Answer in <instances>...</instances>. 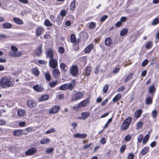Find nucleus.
Masks as SVG:
<instances>
[{
	"mask_svg": "<svg viewBox=\"0 0 159 159\" xmlns=\"http://www.w3.org/2000/svg\"><path fill=\"white\" fill-rule=\"evenodd\" d=\"M70 73L74 76L76 75L78 73V70L76 66H72L71 69Z\"/></svg>",
	"mask_w": 159,
	"mask_h": 159,
	"instance_id": "obj_8",
	"label": "nucleus"
},
{
	"mask_svg": "<svg viewBox=\"0 0 159 159\" xmlns=\"http://www.w3.org/2000/svg\"><path fill=\"white\" fill-rule=\"evenodd\" d=\"M49 98V96L48 95H44L42 96L40 98L39 100L40 101H44L47 100Z\"/></svg>",
	"mask_w": 159,
	"mask_h": 159,
	"instance_id": "obj_31",
	"label": "nucleus"
},
{
	"mask_svg": "<svg viewBox=\"0 0 159 159\" xmlns=\"http://www.w3.org/2000/svg\"><path fill=\"white\" fill-rule=\"evenodd\" d=\"M53 53L52 50L48 49L47 50L46 53V57L49 58L50 59L53 58Z\"/></svg>",
	"mask_w": 159,
	"mask_h": 159,
	"instance_id": "obj_13",
	"label": "nucleus"
},
{
	"mask_svg": "<svg viewBox=\"0 0 159 159\" xmlns=\"http://www.w3.org/2000/svg\"><path fill=\"white\" fill-rule=\"evenodd\" d=\"M149 148L148 147L144 148L141 152L142 155H144L147 153L149 151Z\"/></svg>",
	"mask_w": 159,
	"mask_h": 159,
	"instance_id": "obj_27",
	"label": "nucleus"
},
{
	"mask_svg": "<svg viewBox=\"0 0 159 159\" xmlns=\"http://www.w3.org/2000/svg\"><path fill=\"white\" fill-rule=\"evenodd\" d=\"M152 99L150 97H148L146 100V103L148 105L151 104L152 102Z\"/></svg>",
	"mask_w": 159,
	"mask_h": 159,
	"instance_id": "obj_39",
	"label": "nucleus"
},
{
	"mask_svg": "<svg viewBox=\"0 0 159 159\" xmlns=\"http://www.w3.org/2000/svg\"><path fill=\"white\" fill-rule=\"evenodd\" d=\"M13 20L16 23L18 24L22 25L23 23L22 20L17 18H14Z\"/></svg>",
	"mask_w": 159,
	"mask_h": 159,
	"instance_id": "obj_23",
	"label": "nucleus"
},
{
	"mask_svg": "<svg viewBox=\"0 0 159 159\" xmlns=\"http://www.w3.org/2000/svg\"><path fill=\"white\" fill-rule=\"evenodd\" d=\"M43 30V29L41 27H38L35 31V34L36 36H39L41 35Z\"/></svg>",
	"mask_w": 159,
	"mask_h": 159,
	"instance_id": "obj_14",
	"label": "nucleus"
},
{
	"mask_svg": "<svg viewBox=\"0 0 159 159\" xmlns=\"http://www.w3.org/2000/svg\"><path fill=\"white\" fill-rule=\"evenodd\" d=\"M60 14L61 16L62 17H64L66 16V12L65 10H63L61 11Z\"/></svg>",
	"mask_w": 159,
	"mask_h": 159,
	"instance_id": "obj_61",
	"label": "nucleus"
},
{
	"mask_svg": "<svg viewBox=\"0 0 159 159\" xmlns=\"http://www.w3.org/2000/svg\"><path fill=\"white\" fill-rule=\"evenodd\" d=\"M128 31V29L127 28L123 29L120 32V34L121 36H123L126 35Z\"/></svg>",
	"mask_w": 159,
	"mask_h": 159,
	"instance_id": "obj_24",
	"label": "nucleus"
},
{
	"mask_svg": "<svg viewBox=\"0 0 159 159\" xmlns=\"http://www.w3.org/2000/svg\"><path fill=\"white\" fill-rule=\"evenodd\" d=\"M134 157V155L132 153H130L129 154L127 157V159H133Z\"/></svg>",
	"mask_w": 159,
	"mask_h": 159,
	"instance_id": "obj_59",
	"label": "nucleus"
},
{
	"mask_svg": "<svg viewBox=\"0 0 159 159\" xmlns=\"http://www.w3.org/2000/svg\"><path fill=\"white\" fill-rule=\"evenodd\" d=\"M75 0H73L71 3L70 6V9L72 10H74L75 8Z\"/></svg>",
	"mask_w": 159,
	"mask_h": 159,
	"instance_id": "obj_38",
	"label": "nucleus"
},
{
	"mask_svg": "<svg viewBox=\"0 0 159 159\" xmlns=\"http://www.w3.org/2000/svg\"><path fill=\"white\" fill-rule=\"evenodd\" d=\"M143 136L142 134H140L138 137V141L139 143H141L143 140Z\"/></svg>",
	"mask_w": 159,
	"mask_h": 159,
	"instance_id": "obj_51",
	"label": "nucleus"
},
{
	"mask_svg": "<svg viewBox=\"0 0 159 159\" xmlns=\"http://www.w3.org/2000/svg\"><path fill=\"white\" fill-rule=\"evenodd\" d=\"M14 84V80L10 76H4L1 79L0 81V85L3 88L13 87Z\"/></svg>",
	"mask_w": 159,
	"mask_h": 159,
	"instance_id": "obj_1",
	"label": "nucleus"
},
{
	"mask_svg": "<svg viewBox=\"0 0 159 159\" xmlns=\"http://www.w3.org/2000/svg\"><path fill=\"white\" fill-rule=\"evenodd\" d=\"M52 75L54 78L57 79L60 75V72L57 69H54L52 72Z\"/></svg>",
	"mask_w": 159,
	"mask_h": 159,
	"instance_id": "obj_17",
	"label": "nucleus"
},
{
	"mask_svg": "<svg viewBox=\"0 0 159 159\" xmlns=\"http://www.w3.org/2000/svg\"><path fill=\"white\" fill-rule=\"evenodd\" d=\"M93 46L92 44H90L87 46L84 50V52L86 53H88L90 52L93 48Z\"/></svg>",
	"mask_w": 159,
	"mask_h": 159,
	"instance_id": "obj_20",
	"label": "nucleus"
},
{
	"mask_svg": "<svg viewBox=\"0 0 159 159\" xmlns=\"http://www.w3.org/2000/svg\"><path fill=\"white\" fill-rule=\"evenodd\" d=\"M42 46L40 45L38 47L35 52L36 55L39 56L42 55Z\"/></svg>",
	"mask_w": 159,
	"mask_h": 159,
	"instance_id": "obj_18",
	"label": "nucleus"
},
{
	"mask_svg": "<svg viewBox=\"0 0 159 159\" xmlns=\"http://www.w3.org/2000/svg\"><path fill=\"white\" fill-rule=\"evenodd\" d=\"M27 106L30 108L34 107L36 106V102L33 100H29L26 102Z\"/></svg>",
	"mask_w": 159,
	"mask_h": 159,
	"instance_id": "obj_9",
	"label": "nucleus"
},
{
	"mask_svg": "<svg viewBox=\"0 0 159 159\" xmlns=\"http://www.w3.org/2000/svg\"><path fill=\"white\" fill-rule=\"evenodd\" d=\"M131 121L132 118L131 117H129L126 118L123 122L120 127L121 129L122 130H126L130 125Z\"/></svg>",
	"mask_w": 159,
	"mask_h": 159,
	"instance_id": "obj_2",
	"label": "nucleus"
},
{
	"mask_svg": "<svg viewBox=\"0 0 159 159\" xmlns=\"http://www.w3.org/2000/svg\"><path fill=\"white\" fill-rule=\"evenodd\" d=\"M112 121V119L110 118L109 119L108 121H107V122L105 124L104 127V128L106 129V128L107 126H108V125H109V124Z\"/></svg>",
	"mask_w": 159,
	"mask_h": 159,
	"instance_id": "obj_58",
	"label": "nucleus"
},
{
	"mask_svg": "<svg viewBox=\"0 0 159 159\" xmlns=\"http://www.w3.org/2000/svg\"><path fill=\"white\" fill-rule=\"evenodd\" d=\"M100 67L99 65H98L97 66L94 70L95 73L96 74H98L99 70L100 69Z\"/></svg>",
	"mask_w": 159,
	"mask_h": 159,
	"instance_id": "obj_55",
	"label": "nucleus"
},
{
	"mask_svg": "<svg viewBox=\"0 0 159 159\" xmlns=\"http://www.w3.org/2000/svg\"><path fill=\"white\" fill-rule=\"evenodd\" d=\"M57 84V81L51 82L49 83V85L51 88L54 87Z\"/></svg>",
	"mask_w": 159,
	"mask_h": 159,
	"instance_id": "obj_47",
	"label": "nucleus"
},
{
	"mask_svg": "<svg viewBox=\"0 0 159 159\" xmlns=\"http://www.w3.org/2000/svg\"><path fill=\"white\" fill-rule=\"evenodd\" d=\"M142 113V111L141 110H137L135 113V116L137 118H138L141 115Z\"/></svg>",
	"mask_w": 159,
	"mask_h": 159,
	"instance_id": "obj_34",
	"label": "nucleus"
},
{
	"mask_svg": "<svg viewBox=\"0 0 159 159\" xmlns=\"http://www.w3.org/2000/svg\"><path fill=\"white\" fill-rule=\"evenodd\" d=\"M45 77L46 80L49 81L51 80V76L48 73L45 72L44 73Z\"/></svg>",
	"mask_w": 159,
	"mask_h": 159,
	"instance_id": "obj_36",
	"label": "nucleus"
},
{
	"mask_svg": "<svg viewBox=\"0 0 159 159\" xmlns=\"http://www.w3.org/2000/svg\"><path fill=\"white\" fill-rule=\"evenodd\" d=\"M13 135L15 136H19L22 135V131L21 130H16L13 132Z\"/></svg>",
	"mask_w": 159,
	"mask_h": 159,
	"instance_id": "obj_21",
	"label": "nucleus"
},
{
	"mask_svg": "<svg viewBox=\"0 0 159 159\" xmlns=\"http://www.w3.org/2000/svg\"><path fill=\"white\" fill-rule=\"evenodd\" d=\"M49 64V66L52 68H55L57 66V60L53 58L50 59Z\"/></svg>",
	"mask_w": 159,
	"mask_h": 159,
	"instance_id": "obj_4",
	"label": "nucleus"
},
{
	"mask_svg": "<svg viewBox=\"0 0 159 159\" xmlns=\"http://www.w3.org/2000/svg\"><path fill=\"white\" fill-rule=\"evenodd\" d=\"M9 54L10 56L13 57H19L21 55L22 52L21 51L9 52Z\"/></svg>",
	"mask_w": 159,
	"mask_h": 159,
	"instance_id": "obj_11",
	"label": "nucleus"
},
{
	"mask_svg": "<svg viewBox=\"0 0 159 159\" xmlns=\"http://www.w3.org/2000/svg\"><path fill=\"white\" fill-rule=\"evenodd\" d=\"M126 145L125 144L123 145L120 148V152H123L125 150L126 148Z\"/></svg>",
	"mask_w": 159,
	"mask_h": 159,
	"instance_id": "obj_57",
	"label": "nucleus"
},
{
	"mask_svg": "<svg viewBox=\"0 0 159 159\" xmlns=\"http://www.w3.org/2000/svg\"><path fill=\"white\" fill-rule=\"evenodd\" d=\"M50 141V140L48 139H44L41 140L40 143L41 144H43L46 143H48Z\"/></svg>",
	"mask_w": 159,
	"mask_h": 159,
	"instance_id": "obj_35",
	"label": "nucleus"
},
{
	"mask_svg": "<svg viewBox=\"0 0 159 159\" xmlns=\"http://www.w3.org/2000/svg\"><path fill=\"white\" fill-rule=\"evenodd\" d=\"M133 73H130L125 78V82L126 83L129 81L132 78Z\"/></svg>",
	"mask_w": 159,
	"mask_h": 159,
	"instance_id": "obj_26",
	"label": "nucleus"
},
{
	"mask_svg": "<svg viewBox=\"0 0 159 159\" xmlns=\"http://www.w3.org/2000/svg\"><path fill=\"white\" fill-rule=\"evenodd\" d=\"M105 43L107 46H112L113 45V40L111 37H107L105 39Z\"/></svg>",
	"mask_w": 159,
	"mask_h": 159,
	"instance_id": "obj_10",
	"label": "nucleus"
},
{
	"mask_svg": "<svg viewBox=\"0 0 159 159\" xmlns=\"http://www.w3.org/2000/svg\"><path fill=\"white\" fill-rule=\"evenodd\" d=\"M120 68H119V67H115V68L113 70L112 72V73H114V74H116L117 73H118L120 70Z\"/></svg>",
	"mask_w": 159,
	"mask_h": 159,
	"instance_id": "obj_48",
	"label": "nucleus"
},
{
	"mask_svg": "<svg viewBox=\"0 0 159 159\" xmlns=\"http://www.w3.org/2000/svg\"><path fill=\"white\" fill-rule=\"evenodd\" d=\"M33 88L34 90L39 92H41L43 90V88H41L40 85L37 84L34 85L33 87Z\"/></svg>",
	"mask_w": 159,
	"mask_h": 159,
	"instance_id": "obj_19",
	"label": "nucleus"
},
{
	"mask_svg": "<svg viewBox=\"0 0 159 159\" xmlns=\"http://www.w3.org/2000/svg\"><path fill=\"white\" fill-rule=\"evenodd\" d=\"M54 150L53 148H47L46 150V153L48 154H49L52 152Z\"/></svg>",
	"mask_w": 159,
	"mask_h": 159,
	"instance_id": "obj_42",
	"label": "nucleus"
},
{
	"mask_svg": "<svg viewBox=\"0 0 159 159\" xmlns=\"http://www.w3.org/2000/svg\"><path fill=\"white\" fill-rule=\"evenodd\" d=\"M95 26V25L93 22H91L89 25V27L91 29L94 28Z\"/></svg>",
	"mask_w": 159,
	"mask_h": 159,
	"instance_id": "obj_63",
	"label": "nucleus"
},
{
	"mask_svg": "<svg viewBox=\"0 0 159 159\" xmlns=\"http://www.w3.org/2000/svg\"><path fill=\"white\" fill-rule=\"evenodd\" d=\"M89 100L87 98L86 99L80 102L78 104V106L79 107H82L86 106L89 103Z\"/></svg>",
	"mask_w": 159,
	"mask_h": 159,
	"instance_id": "obj_6",
	"label": "nucleus"
},
{
	"mask_svg": "<svg viewBox=\"0 0 159 159\" xmlns=\"http://www.w3.org/2000/svg\"><path fill=\"white\" fill-rule=\"evenodd\" d=\"M91 145L92 144L91 143H90L87 145H85L83 146V148L84 150H85L89 148Z\"/></svg>",
	"mask_w": 159,
	"mask_h": 159,
	"instance_id": "obj_56",
	"label": "nucleus"
},
{
	"mask_svg": "<svg viewBox=\"0 0 159 159\" xmlns=\"http://www.w3.org/2000/svg\"><path fill=\"white\" fill-rule=\"evenodd\" d=\"M60 109V107L59 106H56L52 107L49 111L50 114H55L58 112Z\"/></svg>",
	"mask_w": 159,
	"mask_h": 159,
	"instance_id": "obj_7",
	"label": "nucleus"
},
{
	"mask_svg": "<svg viewBox=\"0 0 159 159\" xmlns=\"http://www.w3.org/2000/svg\"><path fill=\"white\" fill-rule=\"evenodd\" d=\"M90 115V113L88 112H83L81 113V116L79 117V119L85 120Z\"/></svg>",
	"mask_w": 159,
	"mask_h": 159,
	"instance_id": "obj_15",
	"label": "nucleus"
},
{
	"mask_svg": "<svg viewBox=\"0 0 159 159\" xmlns=\"http://www.w3.org/2000/svg\"><path fill=\"white\" fill-rule=\"evenodd\" d=\"M131 137L130 135H126L125 138V140L126 141H128L130 140L131 139Z\"/></svg>",
	"mask_w": 159,
	"mask_h": 159,
	"instance_id": "obj_53",
	"label": "nucleus"
},
{
	"mask_svg": "<svg viewBox=\"0 0 159 159\" xmlns=\"http://www.w3.org/2000/svg\"><path fill=\"white\" fill-rule=\"evenodd\" d=\"M152 46V43L151 42H148L146 45V48L147 49L150 48Z\"/></svg>",
	"mask_w": 159,
	"mask_h": 159,
	"instance_id": "obj_41",
	"label": "nucleus"
},
{
	"mask_svg": "<svg viewBox=\"0 0 159 159\" xmlns=\"http://www.w3.org/2000/svg\"><path fill=\"white\" fill-rule=\"evenodd\" d=\"M25 110L24 109H20L18 111V115L20 117H22L25 115Z\"/></svg>",
	"mask_w": 159,
	"mask_h": 159,
	"instance_id": "obj_22",
	"label": "nucleus"
},
{
	"mask_svg": "<svg viewBox=\"0 0 159 159\" xmlns=\"http://www.w3.org/2000/svg\"><path fill=\"white\" fill-rule=\"evenodd\" d=\"M143 125V123L142 122L140 121L138 122L137 125V128L139 129L141 128Z\"/></svg>",
	"mask_w": 159,
	"mask_h": 159,
	"instance_id": "obj_50",
	"label": "nucleus"
},
{
	"mask_svg": "<svg viewBox=\"0 0 159 159\" xmlns=\"http://www.w3.org/2000/svg\"><path fill=\"white\" fill-rule=\"evenodd\" d=\"M44 25L46 26H51L52 24L50 21L48 20H46L44 22Z\"/></svg>",
	"mask_w": 159,
	"mask_h": 159,
	"instance_id": "obj_45",
	"label": "nucleus"
},
{
	"mask_svg": "<svg viewBox=\"0 0 159 159\" xmlns=\"http://www.w3.org/2000/svg\"><path fill=\"white\" fill-rule=\"evenodd\" d=\"M152 117L153 118H156L157 117V112L156 110H153L152 111Z\"/></svg>",
	"mask_w": 159,
	"mask_h": 159,
	"instance_id": "obj_44",
	"label": "nucleus"
},
{
	"mask_svg": "<svg viewBox=\"0 0 159 159\" xmlns=\"http://www.w3.org/2000/svg\"><path fill=\"white\" fill-rule=\"evenodd\" d=\"M9 38V36H8L4 34H0V39H6Z\"/></svg>",
	"mask_w": 159,
	"mask_h": 159,
	"instance_id": "obj_54",
	"label": "nucleus"
},
{
	"mask_svg": "<svg viewBox=\"0 0 159 159\" xmlns=\"http://www.w3.org/2000/svg\"><path fill=\"white\" fill-rule=\"evenodd\" d=\"M159 23V17H157L152 21V25H155Z\"/></svg>",
	"mask_w": 159,
	"mask_h": 159,
	"instance_id": "obj_28",
	"label": "nucleus"
},
{
	"mask_svg": "<svg viewBox=\"0 0 159 159\" xmlns=\"http://www.w3.org/2000/svg\"><path fill=\"white\" fill-rule=\"evenodd\" d=\"M56 131V130H55V129L54 128H52V129H49V130L47 131L46 132V134H48L51 133H53L54 132H55Z\"/></svg>",
	"mask_w": 159,
	"mask_h": 159,
	"instance_id": "obj_46",
	"label": "nucleus"
},
{
	"mask_svg": "<svg viewBox=\"0 0 159 159\" xmlns=\"http://www.w3.org/2000/svg\"><path fill=\"white\" fill-rule=\"evenodd\" d=\"M108 100L107 99H105L101 103V105L102 106L105 105L108 102Z\"/></svg>",
	"mask_w": 159,
	"mask_h": 159,
	"instance_id": "obj_64",
	"label": "nucleus"
},
{
	"mask_svg": "<svg viewBox=\"0 0 159 159\" xmlns=\"http://www.w3.org/2000/svg\"><path fill=\"white\" fill-rule=\"evenodd\" d=\"M149 138V135L147 134L144 137L143 139V143H146L148 141Z\"/></svg>",
	"mask_w": 159,
	"mask_h": 159,
	"instance_id": "obj_40",
	"label": "nucleus"
},
{
	"mask_svg": "<svg viewBox=\"0 0 159 159\" xmlns=\"http://www.w3.org/2000/svg\"><path fill=\"white\" fill-rule=\"evenodd\" d=\"M76 40L75 36L74 34H71L70 36V41L72 43H74Z\"/></svg>",
	"mask_w": 159,
	"mask_h": 159,
	"instance_id": "obj_43",
	"label": "nucleus"
},
{
	"mask_svg": "<svg viewBox=\"0 0 159 159\" xmlns=\"http://www.w3.org/2000/svg\"><path fill=\"white\" fill-rule=\"evenodd\" d=\"M121 97V94L120 93H118L116 95L113 99V101L114 102H116L119 100Z\"/></svg>",
	"mask_w": 159,
	"mask_h": 159,
	"instance_id": "obj_29",
	"label": "nucleus"
},
{
	"mask_svg": "<svg viewBox=\"0 0 159 159\" xmlns=\"http://www.w3.org/2000/svg\"><path fill=\"white\" fill-rule=\"evenodd\" d=\"M73 136L75 138L84 139L87 137V135L85 134H80L77 133L74 134Z\"/></svg>",
	"mask_w": 159,
	"mask_h": 159,
	"instance_id": "obj_16",
	"label": "nucleus"
},
{
	"mask_svg": "<svg viewBox=\"0 0 159 159\" xmlns=\"http://www.w3.org/2000/svg\"><path fill=\"white\" fill-rule=\"evenodd\" d=\"M60 90H66L68 89L67 84H65L61 85L59 88Z\"/></svg>",
	"mask_w": 159,
	"mask_h": 159,
	"instance_id": "obj_25",
	"label": "nucleus"
},
{
	"mask_svg": "<svg viewBox=\"0 0 159 159\" xmlns=\"http://www.w3.org/2000/svg\"><path fill=\"white\" fill-rule=\"evenodd\" d=\"M37 151V149L35 147L32 148L25 152V154L27 156H30L35 153Z\"/></svg>",
	"mask_w": 159,
	"mask_h": 159,
	"instance_id": "obj_5",
	"label": "nucleus"
},
{
	"mask_svg": "<svg viewBox=\"0 0 159 159\" xmlns=\"http://www.w3.org/2000/svg\"><path fill=\"white\" fill-rule=\"evenodd\" d=\"M83 96L84 94L82 92H77L72 95L70 99L71 101L72 102L78 100L82 98L83 97Z\"/></svg>",
	"mask_w": 159,
	"mask_h": 159,
	"instance_id": "obj_3",
	"label": "nucleus"
},
{
	"mask_svg": "<svg viewBox=\"0 0 159 159\" xmlns=\"http://www.w3.org/2000/svg\"><path fill=\"white\" fill-rule=\"evenodd\" d=\"M148 63V61L147 59L144 60L142 63V66H145Z\"/></svg>",
	"mask_w": 159,
	"mask_h": 159,
	"instance_id": "obj_60",
	"label": "nucleus"
},
{
	"mask_svg": "<svg viewBox=\"0 0 159 159\" xmlns=\"http://www.w3.org/2000/svg\"><path fill=\"white\" fill-rule=\"evenodd\" d=\"M32 72L35 76H38L39 75V71L37 68H33L32 70Z\"/></svg>",
	"mask_w": 159,
	"mask_h": 159,
	"instance_id": "obj_32",
	"label": "nucleus"
},
{
	"mask_svg": "<svg viewBox=\"0 0 159 159\" xmlns=\"http://www.w3.org/2000/svg\"><path fill=\"white\" fill-rule=\"evenodd\" d=\"M91 67L90 66L87 67L85 70V74L86 76L89 75L90 73Z\"/></svg>",
	"mask_w": 159,
	"mask_h": 159,
	"instance_id": "obj_33",
	"label": "nucleus"
},
{
	"mask_svg": "<svg viewBox=\"0 0 159 159\" xmlns=\"http://www.w3.org/2000/svg\"><path fill=\"white\" fill-rule=\"evenodd\" d=\"M11 50L12 51V52H17L18 51L17 48L15 46H11Z\"/></svg>",
	"mask_w": 159,
	"mask_h": 159,
	"instance_id": "obj_52",
	"label": "nucleus"
},
{
	"mask_svg": "<svg viewBox=\"0 0 159 159\" xmlns=\"http://www.w3.org/2000/svg\"><path fill=\"white\" fill-rule=\"evenodd\" d=\"M76 84V81L75 80H73L70 83H67V85L68 88V89L70 90H72L74 88Z\"/></svg>",
	"mask_w": 159,
	"mask_h": 159,
	"instance_id": "obj_12",
	"label": "nucleus"
},
{
	"mask_svg": "<svg viewBox=\"0 0 159 159\" xmlns=\"http://www.w3.org/2000/svg\"><path fill=\"white\" fill-rule=\"evenodd\" d=\"M109 88V85L107 84H106L104 87L103 89V91L104 93H106L107 92L108 89Z\"/></svg>",
	"mask_w": 159,
	"mask_h": 159,
	"instance_id": "obj_49",
	"label": "nucleus"
},
{
	"mask_svg": "<svg viewBox=\"0 0 159 159\" xmlns=\"http://www.w3.org/2000/svg\"><path fill=\"white\" fill-rule=\"evenodd\" d=\"M156 91V89L154 86V85H153L151 86H150L149 88V92L150 93H152L153 92H154Z\"/></svg>",
	"mask_w": 159,
	"mask_h": 159,
	"instance_id": "obj_37",
	"label": "nucleus"
},
{
	"mask_svg": "<svg viewBox=\"0 0 159 159\" xmlns=\"http://www.w3.org/2000/svg\"><path fill=\"white\" fill-rule=\"evenodd\" d=\"M12 27V25L11 24L6 23L3 24V27L5 29H10Z\"/></svg>",
	"mask_w": 159,
	"mask_h": 159,
	"instance_id": "obj_30",
	"label": "nucleus"
},
{
	"mask_svg": "<svg viewBox=\"0 0 159 159\" xmlns=\"http://www.w3.org/2000/svg\"><path fill=\"white\" fill-rule=\"evenodd\" d=\"M108 16L107 15H105L103 16L101 18L100 21L102 22L104 21L106 19H107L108 17Z\"/></svg>",
	"mask_w": 159,
	"mask_h": 159,
	"instance_id": "obj_62",
	"label": "nucleus"
}]
</instances>
